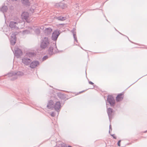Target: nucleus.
Here are the masks:
<instances>
[{
    "mask_svg": "<svg viewBox=\"0 0 147 147\" xmlns=\"http://www.w3.org/2000/svg\"><path fill=\"white\" fill-rule=\"evenodd\" d=\"M24 74L22 71H18L16 72H12L8 74L9 77H11L12 78L11 80H15L18 78V77L22 76Z\"/></svg>",
    "mask_w": 147,
    "mask_h": 147,
    "instance_id": "obj_1",
    "label": "nucleus"
},
{
    "mask_svg": "<svg viewBox=\"0 0 147 147\" xmlns=\"http://www.w3.org/2000/svg\"><path fill=\"white\" fill-rule=\"evenodd\" d=\"M49 40L47 37H45L42 39L40 45V47L42 49H45L49 45Z\"/></svg>",
    "mask_w": 147,
    "mask_h": 147,
    "instance_id": "obj_2",
    "label": "nucleus"
},
{
    "mask_svg": "<svg viewBox=\"0 0 147 147\" xmlns=\"http://www.w3.org/2000/svg\"><path fill=\"white\" fill-rule=\"evenodd\" d=\"M19 22V20L18 18L17 19L16 22L11 21L9 23V27L13 29H18V24Z\"/></svg>",
    "mask_w": 147,
    "mask_h": 147,
    "instance_id": "obj_3",
    "label": "nucleus"
},
{
    "mask_svg": "<svg viewBox=\"0 0 147 147\" xmlns=\"http://www.w3.org/2000/svg\"><path fill=\"white\" fill-rule=\"evenodd\" d=\"M107 100L111 107H113L115 105V100L112 96L109 95Z\"/></svg>",
    "mask_w": 147,
    "mask_h": 147,
    "instance_id": "obj_4",
    "label": "nucleus"
},
{
    "mask_svg": "<svg viewBox=\"0 0 147 147\" xmlns=\"http://www.w3.org/2000/svg\"><path fill=\"white\" fill-rule=\"evenodd\" d=\"M10 42L11 45H13L16 43V34L15 33H12L11 35Z\"/></svg>",
    "mask_w": 147,
    "mask_h": 147,
    "instance_id": "obj_5",
    "label": "nucleus"
},
{
    "mask_svg": "<svg viewBox=\"0 0 147 147\" xmlns=\"http://www.w3.org/2000/svg\"><path fill=\"white\" fill-rule=\"evenodd\" d=\"M60 34V33L58 30H55L52 34V39L53 40H56Z\"/></svg>",
    "mask_w": 147,
    "mask_h": 147,
    "instance_id": "obj_6",
    "label": "nucleus"
},
{
    "mask_svg": "<svg viewBox=\"0 0 147 147\" xmlns=\"http://www.w3.org/2000/svg\"><path fill=\"white\" fill-rule=\"evenodd\" d=\"M15 56L17 58L19 57L22 55V51L18 48H16L14 52H13Z\"/></svg>",
    "mask_w": 147,
    "mask_h": 147,
    "instance_id": "obj_7",
    "label": "nucleus"
},
{
    "mask_svg": "<svg viewBox=\"0 0 147 147\" xmlns=\"http://www.w3.org/2000/svg\"><path fill=\"white\" fill-rule=\"evenodd\" d=\"M54 47H55L56 49H57L56 44H55L53 43V45L50 46L48 50V53L49 55L51 56L54 54V53L53 52V50Z\"/></svg>",
    "mask_w": 147,
    "mask_h": 147,
    "instance_id": "obj_8",
    "label": "nucleus"
},
{
    "mask_svg": "<svg viewBox=\"0 0 147 147\" xmlns=\"http://www.w3.org/2000/svg\"><path fill=\"white\" fill-rule=\"evenodd\" d=\"M53 108L57 112H59L61 108V103L60 102H57L55 103L53 105Z\"/></svg>",
    "mask_w": 147,
    "mask_h": 147,
    "instance_id": "obj_9",
    "label": "nucleus"
},
{
    "mask_svg": "<svg viewBox=\"0 0 147 147\" xmlns=\"http://www.w3.org/2000/svg\"><path fill=\"white\" fill-rule=\"evenodd\" d=\"M39 62L38 61H34L31 63L30 64V67L32 69L36 68L37 66L39 65Z\"/></svg>",
    "mask_w": 147,
    "mask_h": 147,
    "instance_id": "obj_10",
    "label": "nucleus"
},
{
    "mask_svg": "<svg viewBox=\"0 0 147 147\" xmlns=\"http://www.w3.org/2000/svg\"><path fill=\"white\" fill-rule=\"evenodd\" d=\"M22 62L25 65H28L31 61V59L27 57H24L22 59Z\"/></svg>",
    "mask_w": 147,
    "mask_h": 147,
    "instance_id": "obj_11",
    "label": "nucleus"
},
{
    "mask_svg": "<svg viewBox=\"0 0 147 147\" xmlns=\"http://www.w3.org/2000/svg\"><path fill=\"white\" fill-rule=\"evenodd\" d=\"M21 16L23 19H25L28 22H29L28 21L29 17V13L28 12H24L22 13Z\"/></svg>",
    "mask_w": 147,
    "mask_h": 147,
    "instance_id": "obj_12",
    "label": "nucleus"
},
{
    "mask_svg": "<svg viewBox=\"0 0 147 147\" xmlns=\"http://www.w3.org/2000/svg\"><path fill=\"white\" fill-rule=\"evenodd\" d=\"M107 113L108 115L109 120L111 121L112 119V113L113 112V109L111 108H109L107 109Z\"/></svg>",
    "mask_w": 147,
    "mask_h": 147,
    "instance_id": "obj_13",
    "label": "nucleus"
},
{
    "mask_svg": "<svg viewBox=\"0 0 147 147\" xmlns=\"http://www.w3.org/2000/svg\"><path fill=\"white\" fill-rule=\"evenodd\" d=\"M123 98V94L121 93L118 94L116 97V100L117 102H118L122 100Z\"/></svg>",
    "mask_w": 147,
    "mask_h": 147,
    "instance_id": "obj_14",
    "label": "nucleus"
},
{
    "mask_svg": "<svg viewBox=\"0 0 147 147\" xmlns=\"http://www.w3.org/2000/svg\"><path fill=\"white\" fill-rule=\"evenodd\" d=\"M32 31L34 30L35 33L37 34H39L40 33V31L39 28L38 26H33L32 27Z\"/></svg>",
    "mask_w": 147,
    "mask_h": 147,
    "instance_id": "obj_15",
    "label": "nucleus"
},
{
    "mask_svg": "<svg viewBox=\"0 0 147 147\" xmlns=\"http://www.w3.org/2000/svg\"><path fill=\"white\" fill-rule=\"evenodd\" d=\"M32 27L29 28L28 30H26L23 31L22 33L24 34H30L32 32Z\"/></svg>",
    "mask_w": 147,
    "mask_h": 147,
    "instance_id": "obj_16",
    "label": "nucleus"
},
{
    "mask_svg": "<svg viewBox=\"0 0 147 147\" xmlns=\"http://www.w3.org/2000/svg\"><path fill=\"white\" fill-rule=\"evenodd\" d=\"M53 100H50L49 101L47 104V108L49 109H50L53 108Z\"/></svg>",
    "mask_w": 147,
    "mask_h": 147,
    "instance_id": "obj_17",
    "label": "nucleus"
},
{
    "mask_svg": "<svg viewBox=\"0 0 147 147\" xmlns=\"http://www.w3.org/2000/svg\"><path fill=\"white\" fill-rule=\"evenodd\" d=\"M76 29L74 28L73 30H71V32L73 34V37L74 39L75 40L76 42H78V40H77V37L76 35Z\"/></svg>",
    "mask_w": 147,
    "mask_h": 147,
    "instance_id": "obj_18",
    "label": "nucleus"
},
{
    "mask_svg": "<svg viewBox=\"0 0 147 147\" xmlns=\"http://www.w3.org/2000/svg\"><path fill=\"white\" fill-rule=\"evenodd\" d=\"M8 8L7 6H3L1 9V11H2L3 13L6 12ZM4 17H5V15L4 13Z\"/></svg>",
    "mask_w": 147,
    "mask_h": 147,
    "instance_id": "obj_19",
    "label": "nucleus"
},
{
    "mask_svg": "<svg viewBox=\"0 0 147 147\" xmlns=\"http://www.w3.org/2000/svg\"><path fill=\"white\" fill-rule=\"evenodd\" d=\"M52 31V29L51 28H47L45 30V33L49 35L51 33Z\"/></svg>",
    "mask_w": 147,
    "mask_h": 147,
    "instance_id": "obj_20",
    "label": "nucleus"
},
{
    "mask_svg": "<svg viewBox=\"0 0 147 147\" xmlns=\"http://www.w3.org/2000/svg\"><path fill=\"white\" fill-rule=\"evenodd\" d=\"M56 19L58 20L63 21L66 19V18L65 17L60 16L57 17Z\"/></svg>",
    "mask_w": 147,
    "mask_h": 147,
    "instance_id": "obj_21",
    "label": "nucleus"
},
{
    "mask_svg": "<svg viewBox=\"0 0 147 147\" xmlns=\"http://www.w3.org/2000/svg\"><path fill=\"white\" fill-rule=\"evenodd\" d=\"M23 4L26 5H29V2L28 0H22Z\"/></svg>",
    "mask_w": 147,
    "mask_h": 147,
    "instance_id": "obj_22",
    "label": "nucleus"
},
{
    "mask_svg": "<svg viewBox=\"0 0 147 147\" xmlns=\"http://www.w3.org/2000/svg\"><path fill=\"white\" fill-rule=\"evenodd\" d=\"M34 53H29L26 54V56L30 57L33 56L34 55Z\"/></svg>",
    "mask_w": 147,
    "mask_h": 147,
    "instance_id": "obj_23",
    "label": "nucleus"
},
{
    "mask_svg": "<svg viewBox=\"0 0 147 147\" xmlns=\"http://www.w3.org/2000/svg\"><path fill=\"white\" fill-rule=\"evenodd\" d=\"M60 5L61 6L63 9H64L67 7V5L65 4L61 3Z\"/></svg>",
    "mask_w": 147,
    "mask_h": 147,
    "instance_id": "obj_24",
    "label": "nucleus"
},
{
    "mask_svg": "<svg viewBox=\"0 0 147 147\" xmlns=\"http://www.w3.org/2000/svg\"><path fill=\"white\" fill-rule=\"evenodd\" d=\"M48 58V55H45L42 58V60L43 61H45Z\"/></svg>",
    "mask_w": 147,
    "mask_h": 147,
    "instance_id": "obj_25",
    "label": "nucleus"
},
{
    "mask_svg": "<svg viewBox=\"0 0 147 147\" xmlns=\"http://www.w3.org/2000/svg\"><path fill=\"white\" fill-rule=\"evenodd\" d=\"M51 115L52 117H54L55 116V113L54 112H51Z\"/></svg>",
    "mask_w": 147,
    "mask_h": 147,
    "instance_id": "obj_26",
    "label": "nucleus"
},
{
    "mask_svg": "<svg viewBox=\"0 0 147 147\" xmlns=\"http://www.w3.org/2000/svg\"><path fill=\"white\" fill-rule=\"evenodd\" d=\"M121 142V140H119L118 141V143H117V144H118V146H120V142Z\"/></svg>",
    "mask_w": 147,
    "mask_h": 147,
    "instance_id": "obj_27",
    "label": "nucleus"
},
{
    "mask_svg": "<svg viewBox=\"0 0 147 147\" xmlns=\"http://www.w3.org/2000/svg\"><path fill=\"white\" fill-rule=\"evenodd\" d=\"M63 96V94H59V96L60 98H61V97H62V96Z\"/></svg>",
    "mask_w": 147,
    "mask_h": 147,
    "instance_id": "obj_28",
    "label": "nucleus"
},
{
    "mask_svg": "<svg viewBox=\"0 0 147 147\" xmlns=\"http://www.w3.org/2000/svg\"><path fill=\"white\" fill-rule=\"evenodd\" d=\"M114 134H113V135H111V136L113 137V138L116 139V138H117L116 137V136H114Z\"/></svg>",
    "mask_w": 147,
    "mask_h": 147,
    "instance_id": "obj_29",
    "label": "nucleus"
},
{
    "mask_svg": "<svg viewBox=\"0 0 147 147\" xmlns=\"http://www.w3.org/2000/svg\"><path fill=\"white\" fill-rule=\"evenodd\" d=\"M109 129H110V130H109V133L110 132V129H111V130H112L111 126V125H109Z\"/></svg>",
    "mask_w": 147,
    "mask_h": 147,
    "instance_id": "obj_30",
    "label": "nucleus"
},
{
    "mask_svg": "<svg viewBox=\"0 0 147 147\" xmlns=\"http://www.w3.org/2000/svg\"><path fill=\"white\" fill-rule=\"evenodd\" d=\"M89 84H91V85H93L94 84V83H93L91 81H89Z\"/></svg>",
    "mask_w": 147,
    "mask_h": 147,
    "instance_id": "obj_31",
    "label": "nucleus"
},
{
    "mask_svg": "<svg viewBox=\"0 0 147 147\" xmlns=\"http://www.w3.org/2000/svg\"><path fill=\"white\" fill-rule=\"evenodd\" d=\"M54 50H55V53H57V52H58V51H58V50H57V51H56V50H55V49H54Z\"/></svg>",
    "mask_w": 147,
    "mask_h": 147,
    "instance_id": "obj_32",
    "label": "nucleus"
},
{
    "mask_svg": "<svg viewBox=\"0 0 147 147\" xmlns=\"http://www.w3.org/2000/svg\"><path fill=\"white\" fill-rule=\"evenodd\" d=\"M12 0L13 1H17L18 0Z\"/></svg>",
    "mask_w": 147,
    "mask_h": 147,
    "instance_id": "obj_33",
    "label": "nucleus"
},
{
    "mask_svg": "<svg viewBox=\"0 0 147 147\" xmlns=\"http://www.w3.org/2000/svg\"><path fill=\"white\" fill-rule=\"evenodd\" d=\"M68 147H72L71 146H68Z\"/></svg>",
    "mask_w": 147,
    "mask_h": 147,
    "instance_id": "obj_34",
    "label": "nucleus"
},
{
    "mask_svg": "<svg viewBox=\"0 0 147 147\" xmlns=\"http://www.w3.org/2000/svg\"><path fill=\"white\" fill-rule=\"evenodd\" d=\"M7 36H8V34H7Z\"/></svg>",
    "mask_w": 147,
    "mask_h": 147,
    "instance_id": "obj_35",
    "label": "nucleus"
}]
</instances>
